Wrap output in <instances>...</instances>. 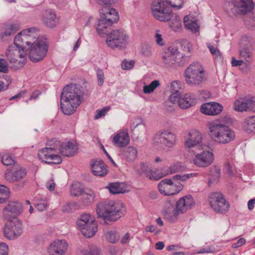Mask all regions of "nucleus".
<instances>
[{
	"label": "nucleus",
	"mask_w": 255,
	"mask_h": 255,
	"mask_svg": "<svg viewBox=\"0 0 255 255\" xmlns=\"http://www.w3.org/2000/svg\"><path fill=\"white\" fill-rule=\"evenodd\" d=\"M208 128L211 138L219 143H229L235 137L234 131L225 124L212 122L209 123Z\"/></svg>",
	"instance_id": "obj_4"
},
{
	"label": "nucleus",
	"mask_w": 255,
	"mask_h": 255,
	"mask_svg": "<svg viewBox=\"0 0 255 255\" xmlns=\"http://www.w3.org/2000/svg\"><path fill=\"white\" fill-rule=\"evenodd\" d=\"M38 157L42 162L48 164H59L62 162V159L59 155L46 147L39 151Z\"/></svg>",
	"instance_id": "obj_17"
},
{
	"label": "nucleus",
	"mask_w": 255,
	"mask_h": 255,
	"mask_svg": "<svg viewBox=\"0 0 255 255\" xmlns=\"http://www.w3.org/2000/svg\"><path fill=\"white\" fill-rule=\"evenodd\" d=\"M174 208L173 204L170 201H166L165 202L163 209L162 210V213L163 215L167 212H168Z\"/></svg>",
	"instance_id": "obj_55"
},
{
	"label": "nucleus",
	"mask_w": 255,
	"mask_h": 255,
	"mask_svg": "<svg viewBox=\"0 0 255 255\" xmlns=\"http://www.w3.org/2000/svg\"><path fill=\"white\" fill-rule=\"evenodd\" d=\"M91 168L93 173L96 176L102 177L107 174L106 166L101 159L93 160Z\"/></svg>",
	"instance_id": "obj_30"
},
{
	"label": "nucleus",
	"mask_w": 255,
	"mask_h": 255,
	"mask_svg": "<svg viewBox=\"0 0 255 255\" xmlns=\"http://www.w3.org/2000/svg\"><path fill=\"white\" fill-rule=\"evenodd\" d=\"M196 103V96L192 93H187L180 98L179 106L181 109H186L193 106Z\"/></svg>",
	"instance_id": "obj_29"
},
{
	"label": "nucleus",
	"mask_w": 255,
	"mask_h": 255,
	"mask_svg": "<svg viewBox=\"0 0 255 255\" xmlns=\"http://www.w3.org/2000/svg\"><path fill=\"white\" fill-rule=\"evenodd\" d=\"M196 173L185 174L183 175L177 174L172 179H164L161 180L158 185L160 193L165 195H172L178 193L182 189V185L179 183H175L174 181H185L191 177H195Z\"/></svg>",
	"instance_id": "obj_6"
},
{
	"label": "nucleus",
	"mask_w": 255,
	"mask_h": 255,
	"mask_svg": "<svg viewBox=\"0 0 255 255\" xmlns=\"http://www.w3.org/2000/svg\"><path fill=\"white\" fill-rule=\"evenodd\" d=\"M62 143L60 140L53 139L47 141V147L46 148L51 149L53 152L58 154V153H60V148H61Z\"/></svg>",
	"instance_id": "obj_37"
},
{
	"label": "nucleus",
	"mask_w": 255,
	"mask_h": 255,
	"mask_svg": "<svg viewBox=\"0 0 255 255\" xmlns=\"http://www.w3.org/2000/svg\"><path fill=\"white\" fill-rule=\"evenodd\" d=\"M83 99V94L80 86L72 84L67 85L61 94V109L63 113L66 115L74 113L82 103Z\"/></svg>",
	"instance_id": "obj_1"
},
{
	"label": "nucleus",
	"mask_w": 255,
	"mask_h": 255,
	"mask_svg": "<svg viewBox=\"0 0 255 255\" xmlns=\"http://www.w3.org/2000/svg\"><path fill=\"white\" fill-rule=\"evenodd\" d=\"M240 57L244 58L247 61L249 62L251 60L252 53L247 48H243L240 51Z\"/></svg>",
	"instance_id": "obj_49"
},
{
	"label": "nucleus",
	"mask_w": 255,
	"mask_h": 255,
	"mask_svg": "<svg viewBox=\"0 0 255 255\" xmlns=\"http://www.w3.org/2000/svg\"><path fill=\"white\" fill-rule=\"evenodd\" d=\"M129 140L128 130L126 129L117 133L113 137L112 142L115 146L122 148L127 145Z\"/></svg>",
	"instance_id": "obj_22"
},
{
	"label": "nucleus",
	"mask_w": 255,
	"mask_h": 255,
	"mask_svg": "<svg viewBox=\"0 0 255 255\" xmlns=\"http://www.w3.org/2000/svg\"><path fill=\"white\" fill-rule=\"evenodd\" d=\"M208 48L210 50L211 53L215 55L216 58L221 59L222 58V54L220 50L215 47L214 46L212 45L211 44H208L207 45Z\"/></svg>",
	"instance_id": "obj_53"
},
{
	"label": "nucleus",
	"mask_w": 255,
	"mask_h": 255,
	"mask_svg": "<svg viewBox=\"0 0 255 255\" xmlns=\"http://www.w3.org/2000/svg\"><path fill=\"white\" fill-rule=\"evenodd\" d=\"M110 107L107 106L105 107L104 108L100 110H97L96 111V115L95 116V119H98L100 118L101 117L104 116L106 113L110 110Z\"/></svg>",
	"instance_id": "obj_57"
},
{
	"label": "nucleus",
	"mask_w": 255,
	"mask_h": 255,
	"mask_svg": "<svg viewBox=\"0 0 255 255\" xmlns=\"http://www.w3.org/2000/svg\"><path fill=\"white\" fill-rule=\"evenodd\" d=\"M181 46L183 50L185 52H190L192 49L191 44L187 40H184L181 43Z\"/></svg>",
	"instance_id": "obj_60"
},
{
	"label": "nucleus",
	"mask_w": 255,
	"mask_h": 255,
	"mask_svg": "<svg viewBox=\"0 0 255 255\" xmlns=\"http://www.w3.org/2000/svg\"><path fill=\"white\" fill-rule=\"evenodd\" d=\"M26 32H28V30H23L16 35L14 40L15 47L20 50H25L24 45L26 44V39L24 37Z\"/></svg>",
	"instance_id": "obj_34"
},
{
	"label": "nucleus",
	"mask_w": 255,
	"mask_h": 255,
	"mask_svg": "<svg viewBox=\"0 0 255 255\" xmlns=\"http://www.w3.org/2000/svg\"><path fill=\"white\" fill-rule=\"evenodd\" d=\"M100 250L96 247H92L88 250L82 251L83 255H100Z\"/></svg>",
	"instance_id": "obj_50"
},
{
	"label": "nucleus",
	"mask_w": 255,
	"mask_h": 255,
	"mask_svg": "<svg viewBox=\"0 0 255 255\" xmlns=\"http://www.w3.org/2000/svg\"><path fill=\"white\" fill-rule=\"evenodd\" d=\"M128 41V35L126 31L122 29H115L107 35L106 42L107 45L112 49L125 48Z\"/></svg>",
	"instance_id": "obj_9"
},
{
	"label": "nucleus",
	"mask_w": 255,
	"mask_h": 255,
	"mask_svg": "<svg viewBox=\"0 0 255 255\" xmlns=\"http://www.w3.org/2000/svg\"><path fill=\"white\" fill-rule=\"evenodd\" d=\"M134 65V62L133 61H124L122 63V68L124 70H129L131 69Z\"/></svg>",
	"instance_id": "obj_58"
},
{
	"label": "nucleus",
	"mask_w": 255,
	"mask_h": 255,
	"mask_svg": "<svg viewBox=\"0 0 255 255\" xmlns=\"http://www.w3.org/2000/svg\"><path fill=\"white\" fill-rule=\"evenodd\" d=\"M48 46L45 40H37L31 47L29 56L31 61L37 62L42 60L46 55Z\"/></svg>",
	"instance_id": "obj_13"
},
{
	"label": "nucleus",
	"mask_w": 255,
	"mask_h": 255,
	"mask_svg": "<svg viewBox=\"0 0 255 255\" xmlns=\"http://www.w3.org/2000/svg\"><path fill=\"white\" fill-rule=\"evenodd\" d=\"M20 29V24L18 22H10L4 24L2 31L0 32L1 38L5 40L7 37L14 34Z\"/></svg>",
	"instance_id": "obj_26"
},
{
	"label": "nucleus",
	"mask_w": 255,
	"mask_h": 255,
	"mask_svg": "<svg viewBox=\"0 0 255 255\" xmlns=\"http://www.w3.org/2000/svg\"><path fill=\"white\" fill-rule=\"evenodd\" d=\"M10 196L8 188L3 185H0V204L6 202Z\"/></svg>",
	"instance_id": "obj_40"
},
{
	"label": "nucleus",
	"mask_w": 255,
	"mask_h": 255,
	"mask_svg": "<svg viewBox=\"0 0 255 255\" xmlns=\"http://www.w3.org/2000/svg\"><path fill=\"white\" fill-rule=\"evenodd\" d=\"M141 54L145 57H150L152 55V47L150 45L144 44L141 49Z\"/></svg>",
	"instance_id": "obj_51"
},
{
	"label": "nucleus",
	"mask_w": 255,
	"mask_h": 255,
	"mask_svg": "<svg viewBox=\"0 0 255 255\" xmlns=\"http://www.w3.org/2000/svg\"><path fill=\"white\" fill-rule=\"evenodd\" d=\"M101 17L96 22L98 33L101 36L106 34L114 23L119 19L118 12L110 6H104L101 11Z\"/></svg>",
	"instance_id": "obj_5"
},
{
	"label": "nucleus",
	"mask_w": 255,
	"mask_h": 255,
	"mask_svg": "<svg viewBox=\"0 0 255 255\" xmlns=\"http://www.w3.org/2000/svg\"><path fill=\"white\" fill-rule=\"evenodd\" d=\"M25 30H28V32L25 33L24 37L26 39V45L29 46L32 42L35 43V39L38 38V30L35 27H31L25 29Z\"/></svg>",
	"instance_id": "obj_33"
},
{
	"label": "nucleus",
	"mask_w": 255,
	"mask_h": 255,
	"mask_svg": "<svg viewBox=\"0 0 255 255\" xmlns=\"http://www.w3.org/2000/svg\"><path fill=\"white\" fill-rule=\"evenodd\" d=\"M140 174H144L151 180H158L165 176L166 174L162 173L158 169L152 170L146 163H141Z\"/></svg>",
	"instance_id": "obj_20"
},
{
	"label": "nucleus",
	"mask_w": 255,
	"mask_h": 255,
	"mask_svg": "<svg viewBox=\"0 0 255 255\" xmlns=\"http://www.w3.org/2000/svg\"><path fill=\"white\" fill-rule=\"evenodd\" d=\"M83 202L86 204H90L94 202L95 193L93 190H88L82 194Z\"/></svg>",
	"instance_id": "obj_44"
},
{
	"label": "nucleus",
	"mask_w": 255,
	"mask_h": 255,
	"mask_svg": "<svg viewBox=\"0 0 255 255\" xmlns=\"http://www.w3.org/2000/svg\"><path fill=\"white\" fill-rule=\"evenodd\" d=\"M42 21L49 27H54L58 23V19L55 12L52 9L46 10L43 13Z\"/></svg>",
	"instance_id": "obj_28"
},
{
	"label": "nucleus",
	"mask_w": 255,
	"mask_h": 255,
	"mask_svg": "<svg viewBox=\"0 0 255 255\" xmlns=\"http://www.w3.org/2000/svg\"><path fill=\"white\" fill-rule=\"evenodd\" d=\"M166 2L174 9H180L183 3V0H165Z\"/></svg>",
	"instance_id": "obj_47"
},
{
	"label": "nucleus",
	"mask_w": 255,
	"mask_h": 255,
	"mask_svg": "<svg viewBox=\"0 0 255 255\" xmlns=\"http://www.w3.org/2000/svg\"><path fill=\"white\" fill-rule=\"evenodd\" d=\"M223 109L222 105L216 102L206 103L200 108L202 114L208 116H216L221 113Z\"/></svg>",
	"instance_id": "obj_19"
},
{
	"label": "nucleus",
	"mask_w": 255,
	"mask_h": 255,
	"mask_svg": "<svg viewBox=\"0 0 255 255\" xmlns=\"http://www.w3.org/2000/svg\"><path fill=\"white\" fill-rule=\"evenodd\" d=\"M170 88L172 92H179V90L181 88V84L177 81H173L170 84Z\"/></svg>",
	"instance_id": "obj_59"
},
{
	"label": "nucleus",
	"mask_w": 255,
	"mask_h": 255,
	"mask_svg": "<svg viewBox=\"0 0 255 255\" xmlns=\"http://www.w3.org/2000/svg\"><path fill=\"white\" fill-rule=\"evenodd\" d=\"M155 39L156 43L160 46L164 45V42L162 38V35L159 33V30H156L155 34Z\"/></svg>",
	"instance_id": "obj_61"
},
{
	"label": "nucleus",
	"mask_w": 255,
	"mask_h": 255,
	"mask_svg": "<svg viewBox=\"0 0 255 255\" xmlns=\"http://www.w3.org/2000/svg\"><path fill=\"white\" fill-rule=\"evenodd\" d=\"M184 76L188 85H199L205 80L204 69L200 63L194 62L186 69Z\"/></svg>",
	"instance_id": "obj_7"
},
{
	"label": "nucleus",
	"mask_w": 255,
	"mask_h": 255,
	"mask_svg": "<svg viewBox=\"0 0 255 255\" xmlns=\"http://www.w3.org/2000/svg\"><path fill=\"white\" fill-rule=\"evenodd\" d=\"M179 57H180V54L177 48L169 47L164 49L161 56L164 66L168 69H176L182 66L183 63L177 61Z\"/></svg>",
	"instance_id": "obj_11"
},
{
	"label": "nucleus",
	"mask_w": 255,
	"mask_h": 255,
	"mask_svg": "<svg viewBox=\"0 0 255 255\" xmlns=\"http://www.w3.org/2000/svg\"><path fill=\"white\" fill-rule=\"evenodd\" d=\"M3 233L6 238L8 239H13L15 237V233L14 232L10 223L6 224L3 229Z\"/></svg>",
	"instance_id": "obj_45"
},
{
	"label": "nucleus",
	"mask_w": 255,
	"mask_h": 255,
	"mask_svg": "<svg viewBox=\"0 0 255 255\" xmlns=\"http://www.w3.org/2000/svg\"><path fill=\"white\" fill-rule=\"evenodd\" d=\"M105 236L106 240L112 244L117 242L121 237L120 233L116 230L108 231L105 233Z\"/></svg>",
	"instance_id": "obj_38"
},
{
	"label": "nucleus",
	"mask_w": 255,
	"mask_h": 255,
	"mask_svg": "<svg viewBox=\"0 0 255 255\" xmlns=\"http://www.w3.org/2000/svg\"><path fill=\"white\" fill-rule=\"evenodd\" d=\"M234 109L236 111L243 112L248 111V99L238 100L234 103Z\"/></svg>",
	"instance_id": "obj_39"
},
{
	"label": "nucleus",
	"mask_w": 255,
	"mask_h": 255,
	"mask_svg": "<svg viewBox=\"0 0 255 255\" xmlns=\"http://www.w3.org/2000/svg\"><path fill=\"white\" fill-rule=\"evenodd\" d=\"M78 145L75 141H68L62 142L61 148H60V153L64 156H73L78 150Z\"/></svg>",
	"instance_id": "obj_24"
},
{
	"label": "nucleus",
	"mask_w": 255,
	"mask_h": 255,
	"mask_svg": "<svg viewBox=\"0 0 255 255\" xmlns=\"http://www.w3.org/2000/svg\"><path fill=\"white\" fill-rule=\"evenodd\" d=\"M22 211V205L20 203L17 201H10L3 209V216L5 220L11 221Z\"/></svg>",
	"instance_id": "obj_18"
},
{
	"label": "nucleus",
	"mask_w": 255,
	"mask_h": 255,
	"mask_svg": "<svg viewBox=\"0 0 255 255\" xmlns=\"http://www.w3.org/2000/svg\"><path fill=\"white\" fill-rule=\"evenodd\" d=\"M97 76L98 79V83L99 86H102L104 82V74L102 70L98 69L97 71Z\"/></svg>",
	"instance_id": "obj_56"
},
{
	"label": "nucleus",
	"mask_w": 255,
	"mask_h": 255,
	"mask_svg": "<svg viewBox=\"0 0 255 255\" xmlns=\"http://www.w3.org/2000/svg\"><path fill=\"white\" fill-rule=\"evenodd\" d=\"M184 23L186 28L190 30L193 33L197 32L199 29L197 19L191 15H186L184 17Z\"/></svg>",
	"instance_id": "obj_32"
},
{
	"label": "nucleus",
	"mask_w": 255,
	"mask_h": 255,
	"mask_svg": "<svg viewBox=\"0 0 255 255\" xmlns=\"http://www.w3.org/2000/svg\"><path fill=\"white\" fill-rule=\"evenodd\" d=\"M182 214L180 211L178 210L175 206V208L173 210L167 212L163 215L164 218L169 222H176L179 218L180 215Z\"/></svg>",
	"instance_id": "obj_36"
},
{
	"label": "nucleus",
	"mask_w": 255,
	"mask_h": 255,
	"mask_svg": "<svg viewBox=\"0 0 255 255\" xmlns=\"http://www.w3.org/2000/svg\"><path fill=\"white\" fill-rule=\"evenodd\" d=\"M209 203L211 208L218 213H226L229 208V204L223 195L219 192L212 193L209 197Z\"/></svg>",
	"instance_id": "obj_14"
},
{
	"label": "nucleus",
	"mask_w": 255,
	"mask_h": 255,
	"mask_svg": "<svg viewBox=\"0 0 255 255\" xmlns=\"http://www.w3.org/2000/svg\"><path fill=\"white\" fill-rule=\"evenodd\" d=\"M6 56L10 63L15 64L16 66L21 67L26 62V51L20 50L14 46H9Z\"/></svg>",
	"instance_id": "obj_15"
},
{
	"label": "nucleus",
	"mask_w": 255,
	"mask_h": 255,
	"mask_svg": "<svg viewBox=\"0 0 255 255\" xmlns=\"http://www.w3.org/2000/svg\"><path fill=\"white\" fill-rule=\"evenodd\" d=\"M1 162L4 165L9 166L14 163V160L10 155L5 154L2 155Z\"/></svg>",
	"instance_id": "obj_52"
},
{
	"label": "nucleus",
	"mask_w": 255,
	"mask_h": 255,
	"mask_svg": "<svg viewBox=\"0 0 255 255\" xmlns=\"http://www.w3.org/2000/svg\"><path fill=\"white\" fill-rule=\"evenodd\" d=\"M202 141L201 132L196 129H192L188 132V137L185 142V145L188 148H192L200 144Z\"/></svg>",
	"instance_id": "obj_23"
},
{
	"label": "nucleus",
	"mask_w": 255,
	"mask_h": 255,
	"mask_svg": "<svg viewBox=\"0 0 255 255\" xmlns=\"http://www.w3.org/2000/svg\"><path fill=\"white\" fill-rule=\"evenodd\" d=\"M26 170L21 167L15 168L12 171L5 174V179L10 182L19 181L26 176Z\"/></svg>",
	"instance_id": "obj_27"
},
{
	"label": "nucleus",
	"mask_w": 255,
	"mask_h": 255,
	"mask_svg": "<svg viewBox=\"0 0 255 255\" xmlns=\"http://www.w3.org/2000/svg\"><path fill=\"white\" fill-rule=\"evenodd\" d=\"M253 0H232L226 5L227 12L231 16L237 14H245L251 12L254 7Z\"/></svg>",
	"instance_id": "obj_10"
},
{
	"label": "nucleus",
	"mask_w": 255,
	"mask_h": 255,
	"mask_svg": "<svg viewBox=\"0 0 255 255\" xmlns=\"http://www.w3.org/2000/svg\"><path fill=\"white\" fill-rule=\"evenodd\" d=\"M109 190L112 194H119L124 192V189L119 183H112L109 185L108 187Z\"/></svg>",
	"instance_id": "obj_46"
},
{
	"label": "nucleus",
	"mask_w": 255,
	"mask_h": 255,
	"mask_svg": "<svg viewBox=\"0 0 255 255\" xmlns=\"http://www.w3.org/2000/svg\"><path fill=\"white\" fill-rule=\"evenodd\" d=\"M12 228L15 233L16 238L19 236L23 232L22 222L21 221L16 219L14 222L10 223Z\"/></svg>",
	"instance_id": "obj_43"
},
{
	"label": "nucleus",
	"mask_w": 255,
	"mask_h": 255,
	"mask_svg": "<svg viewBox=\"0 0 255 255\" xmlns=\"http://www.w3.org/2000/svg\"><path fill=\"white\" fill-rule=\"evenodd\" d=\"M214 160V154L209 150L195 153L192 159L193 164L199 167H208L213 162Z\"/></svg>",
	"instance_id": "obj_16"
},
{
	"label": "nucleus",
	"mask_w": 255,
	"mask_h": 255,
	"mask_svg": "<svg viewBox=\"0 0 255 255\" xmlns=\"http://www.w3.org/2000/svg\"><path fill=\"white\" fill-rule=\"evenodd\" d=\"M8 246L5 243H0V255H7Z\"/></svg>",
	"instance_id": "obj_62"
},
{
	"label": "nucleus",
	"mask_w": 255,
	"mask_h": 255,
	"mask_svg": "<svg viewBox=\"0 0 255 255\" xmlns=\"http://www.w3.org/2000/svg\"><path fill=\"white\" fill-rule=\"evenodd\" d=\"M68 248L65 240H57L51 243L48 248L50 255H64Z\"/></svg>",
	"instance_id": "obj_21"
},
{
	"label": "nucleus",
	"mask_w": 255,
	"mask_h": 255,
	"mask_svg": "<svg viewBox=\"0 0 255 255\" xmlns=\"http://www.w3.org/2000/svg\"><path fill=\"white\" fill-rule=\"evenodd\" d=\"M180 94L179 92H172L169 97L170 102L173 104L177 103L179 105V101L180 100Z\"/></svg>",
	"instance_id": "obj_54"
},
{
	"label": "nucleus",
	"mask_w": 255,
	"mask_h": 255,
	"mask_svg": "<svg viewBox=\"0 0 255 255\" xmlns=\"http://www.w3.org/2000/svg\"><path fill=\"white\" fill-rule=\"evenodd\" d=\"M184 168V166L180 162H177L171 165L169 167L170 173L181 172Z\"/></svg>",
	"instance_id": "obj_48"
},
{
	"label": "nucleus",
	"mask_w": 255,
	"mask_h": 255,
	"mask_svg": "<svg viewBox=\"0 0 255 255\" xmlns=\"http://www.w3.org/2000/svg\"><path fill=\"white\" fill-rule=\"evenodd\" d=\"M96 212L98 217L107 221L115 222L122 217L126 213L123 204L115 201H107L99 203Z\"/></svg>",
	"instance_id": "obj_3"
},
{
	"label": "nucleus",
	"mask_w": 255,
	"mask_h": 255,
	"mask_svg": "<svg viewBox=\"0 0 255 255\" xmlns=\"http://www.w3.org/2000/svg\"><path fill=\"white\" fill-rule=\"evenodd\" d=\"M77 225L84 236L88 238L93 237L98 231L94 217L89 214L81 215L77 221Z\"/></svg>",
	"instance_id": "obj_8"
},
{
	"label": "nucleus",
	"mask_w": 255,
	"mask_h": 255,
	"mask_svg": "<svg viewBox=\"0 0 255 255\" xmlns=\"http://www.w3.org/2000/svg\"><path fill=\"white\" fill-rule=\"evenodd\" d=\"M137 149L132 146H129L124 148L121 152L123 159L128 162L134 161L137 157Z\"/></svg>",
	"instance_id": "obj_31"
},
{
	"label": "nucleus",
	"mask_w": 255,
	"mask_h": 255,
	"mask_svg": "<svg viewBox=\"0 0 255 255\" xmlns=\"http://www.w3.org/2000/svg\"><path fill=\"white\" fill-rule=\"evenodd\" d=\"M193 197L190 195H186L181 198L176 204L178 210L184 214L194 205Z\"/></svg>",
	"instance_id": "obj_25"
},
{
	"label": "nucleus",
	"mask_w": 255,
	"mask_h": 255,
	"mask_svg": "<svg viewBox=\"0 0 255 255\" xmlns=\"http://www.w3.org/2000/svg\"><path fill=\"white\" fill-rule=\"evenodd\" d=\"M7 71V66L5 61L2 58H0V72L5 73Z\"/></svg>",
	"instance_id": "obj_63"
},
{
	"label": "nucleus",
	"mask_w": 255,
	"mask_h": 255,
	"mask_svg": "<svg viewBox=\"0 0 255 255\" xmlns=\"http://www.w3.org/2000/svg\"><path fill=\"white\" fill-rule=\"evenodd\" d=\"M246 243V240L244 238H240L237 243H234L232 245L233 248H238Z\"/></svg>",
	"instance_id": "obj_64"
},
{
	"label": "nucleus",
	"mask_w": 255,
	"mask_h": 255,
	"mask_svg": "<svg viewBox=\"0 0 255 255\" xmlns=\"http://www.w3.org/2000/svg\"><path fill=\"white\" fill-rule=\"evenodd\" d=\"M83 188L80 183L72 184L70 188V193L73 196H78L82 194Z\"/></svg>",
	"instance_id": "obj_41"
},
{
	"label": "nucleus",
	"mask_w": 255,
	"mask_h": 255,
	"mask_svg": "<svg viewBox=\"0 0 255 255\" xmlns=\"http://www.w3.org/2000/svg\"><path fill=\"white\" fill-rule=\"evenodd\" d=\"M176 141V135L168 130H159L153 138V143L155 146L167 148L172 147L175 144Z\"/></svg>",
	"instance_id": "obj_12"
},
{
	"label": "nucleus",
	"mask_w": 255,
	"mask_h": 255,
	"mask_svg": "<svg viewBox=\"0 0 255 255\" xmlns=\"http://www.w3.org/2000/svg\"><path fill=\"white\" fill-rule=\"evenodd\" d=\"M151 11L154 17L160 21H170V26L174 31H178L181 26L179 16L173 13L165 2L162 0H154L151 5Z\"/></svg>",
	"instance_id": "obj_2"
},
{
	"label": "nucleus",
	"mask_w": 255,
	"mask_h": 255,
	"mask_svg": "<svg viewBox=\"0 0 255 255\" xmlns=\"http://www.w3.org/2000/svg\"><path fill=\"white\" fill-rule=\"evenodd\" d=\"M159 86V81L158 80H155L149 85L144 86L143 87V91L145 94H150L153 92L154 90Z\"/></svg>",
	"instance_id": "obj_42"
},
{
	"label": "nucleus",
	"mask_w": 255,
	"mask_h": 255,
	"mask_svg": "<svg viewBox=\"0 0 255 255\" xmlns=\"http://www.w3.org/2000/svg\"><path fill=\"white\" fill-rule=\"evenodd\" d=\"M243 128L248 133L255 132V116L248 117L245 120Z\"/></svg>",
	"instance_id": "obj_35"
}]
</instances>
